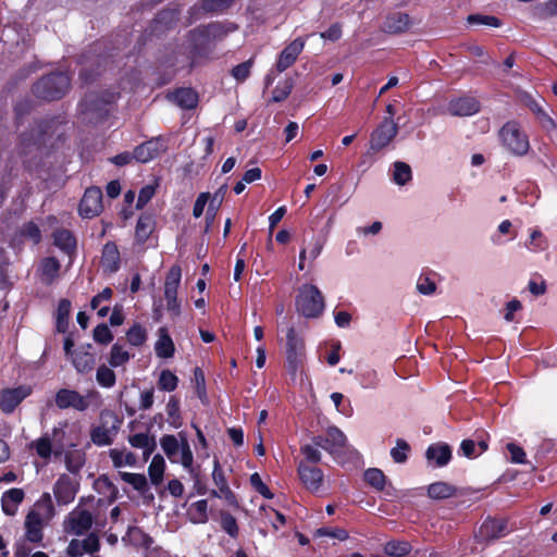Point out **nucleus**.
I'll use <instances>...</instances> for the list:
<instances>
[{
    "instance_id": "obj_42",
    "label": "nucleus",
    "mask_w": 557,
    "mask_h": 557,
    "mask_svg": "<svg viewBox=\"0 0 557 557\" xmlns=\"http://www.w3.org/2000/svg\"><path fill=\"white\" fill-rule=\"evenodd\" d=\"M178 379L170 370H163L160 373L158 386L166 392H172L177 387Z\"/></svg>"
},
{
    "instance_id": "obj_56",
    "label": "nucleus",
    "mask_w": 557,
    "mask_h": 557,
    "mask_svg": "<svg viewBox=\"0 0 557 557\" xmlns=\"http://www.w3.org/2000/svg\"><path fill=\"white\" fill-rule=\"evenodd\" d=\"M22 235L32 239L34 244L39 243L41 239L40 230L34 222H28L23 226Z\"/></svg>"
},
{
    "instance_id": "obj_15",
    "label": "nucleus",
    "mask_w": 557,
    "mask_h": 557,
    "mask_svg": "<svg viewBox=\"0 0 557 557\" xmlns=\"http://www.w3.org/2000/svg\"><path fill=\"white\" fill-rule=\"evenodd\" d=\"M55 405L60 409L74 408L85 411L89 407V401L74 389L62 388L55 394Z\"/></svg>"
},
{
    "instance_id": "obj_32",
    "label": "nucleus",
    "mask_w": 557,
    "mask_h": 557,
    "mask_svg": "<svg viewBox=\"0 0 557 557\" xmlns=\"http://www.w3.org/2000/svg\"><path fill=\"white\" fill-rule=\"evenodd\" d=\"M533 16L539 21H544L553 16H557V0H547L537 4L534 8Z\"/></svg>"
},
{
    "instance_id": "obj_50",
    "label": "nucleus",
    "mask_w": 557,
    "mask_h": 557,
    "mask_svg": "<svg viewBox=\"0 0 557 557\" xmlns=\"http://www.w3.org/2000/svg\"><path fill=\"white\" fill-rule=\"evenodd\" d=\"M127 341L134 346H140L145 343L147 334L144 327L136 324L131 327L126 334Z\"/></svg>"
},
{
    "instance_id": "obj_45",
    "label": "nucleus",
    "mask_w": 557,
    "mask_h": 557,
    "mask_svg": "<svg viewBox=\"0 0 557 557\" xmlns=\"http://www.w3.org/2000/svg\"><path fill=\"white\" fill-rule=\"evenodd\" d=\"M97 382L103 387H111L115 383V373L106 366H100L96 374Z\"/></svg>"
},
{
    "instance_id": "obj_35",
    "label": "nucleus",
    "mask_w": 557,
    "mask_h": 557,
    "mask_svg": "<svg viewBox=\"0 0 557 557\" xmlns=\"http://www.w3.org/2000/svg\"><path fill=\"white\" fill-rule=\"evenodd\" d=\"M164 468L165 465L163 458L160 455L154 456L148 468V473L152 484L158 485L162 482Z\"/></svg>"
},
{
    "instance_id": "obj_18",
    "label": "nucleus",
    "mask_w": 557,
    "mask_h": 557,
    "mask_svg": "<svg viewBox=\"0 0 557 557\" xmlns=\"http://www.w3.org/2000/svg\"><path fill=\"white\" fill-rule=\"evenodd\" d=\"M121 257L117 246L109 242L102 248L100 264L104 273L112 274L120 269Z\"/></svg>"
},
{
    "instance_id": "obj_14",
    "label": "nucleus",
    "mask_w": 557,
    "mask_h": 557,
    "mask_svg": "<svg viewBox=\"0 0 557 557\" xmlns=\"http://www.w3.org/2000/svg\"><path fill=\"white\" fill-rule=\"evenodd\" d=\"M32 393V387L22 385L15 388H7L0 392V408L5 413H11Z\"/></svg>"
},
{
    "instance_id": "obj_60",
    "label": "nucleus",
    "mask_w": 557,
    "mask_h": 557,
    "mask_svg": "<svg viewBox=\"0 0 557 557\" xmlns=\"http://www.w3.org/2000/svg\"><path fill=\"white\" fill-rule=\"evenodd\" d=\"M194 381L196 385V392L200 399H203L206 396V382L205 375L200 368H195L194 370Z\"/></svg>"
},
{
    "instance_id": "obj_17",
    "label": "nucleus",
    "mask_w": 557,
    "mask_h": 557,
    "mask_svg": "<svg viewBox=\"0 0 557 557\" xmlns=\"http://www.w3.org/2000/svg\"><path fill=\"white\" fill-rule=\"evenodd\" d=\"M305 47V40L302 38H296L290 44H288L280 53L277 62H276V69L278 72H284L289 66H292L298 55L301 53Z\"/></svg>"
},
{
    "instance_id": "obj_21",
    "label": "nucleus",
    "mask_w": 557,
    "mask_h": 557,
    "mask_svg": "<svg viewBox=\"0 0 557 557\" xmlns=\"http://www.w3.org/2000/svg\"><path fill=\"white\" fill-rule=\"evenodd\" d=\"M409 26V15L403 12H397L386 17L382 25V29L388 34H399L406 32Z\"/></svg>"
},
{
    "instance_id": "obj_61",
    "label": "nucleus",
    "mask_w": 557,
    "mask_h": 557,
    "mask_svg": "<svg viewBox=\"0 0 557 557\" xmlns=\"http://www.w3.org/2000/svg\"><path fill=\"white\" fill-rule=\"evenodd\" d=\"M507 449L510 453L511 462L525 463V453L520 446L509 443L507 444Z\"/></svg>"
},
{
    "instance_id": "obj_31",
    "label": "nucleus",
    "mask_w": 557,
    "mask_h": 557,
    "mask_svg": "<svg viewBox=\"0 0 557 557\" xmlns=\"http://www.w3.org/2000/svg\"><path fill=\"white\" fill-rule=\"evenodd\" d=\"M456 488L446 482H435L429 485L428 495L433 499H445L454 496Z\"/></svg>"
},
{
    "instance_id": "obj_34",
    "label": "nucleus",
    "mask_w": 557,
    "mask_h": 557,
    "mask_svg": "<svg viewBox=\"0 0 557 557\" xmlns=\"http://www.w3.org/2000/svg\"><path fill=\"white\" fill-rule=\"evenodd\" d=\"M207 510L208 503L206 499L194 503L188 510L190 521L193 523H206L208 521Z\"/></svg>"
},
{
    "instance_id": "obj_25",
    "label": "nucleus",
    "mask_w": 557,
    "mask_h": 557,
    "mask_svg": "<svg viewBox=\"0 0 557 557\" xmlns=\"http://www.w3.org/2000/svg\"><path fill=\"white\" fill-rule=\"evenodd\" d=\"M425 457L429 461L434 460L436 466L443 467L450 460L451 450L447 444H434L426 449Z\"/></svg>"
},
{
    "instance_id": "obj_46",
    "label": "nucleus",
    "mask_w": 557,
    "mask_h": 557,
    "mask_svg": "<svg viewBox=\"0 0 557 557\" xmlns=\"http://www.w3.org/2000/svg\"><path fill=\"white\" fill-rule=\"evenodd\" d=\"M129 359V354L123 349L122 346L117 345V344H114L111 348V354H110V364L112 367H120L122 364H124L125 362H127Z\"/></svg>"
},
{
    "instance_id": "obj_13",
    "label": "nucleus",
    "mask_w": 557,
    "mask_h": 557,
    "mask_svg": "<svg viewBox=\"0 0 557 557\" xmlns=\"http://www.w3.org/2000/svg\"><path fill=\"white\" fill-rule=\"evenodd\" d=\"M102 211V191L98 187L87 188L79 203L82 216L90 219Z\"/></svg>"
},
{
    "instance_id": "obj_62",
    "label": "nucleus",
    "mask_w": 557,
    "mask_h": 557,
    "mask_svg": "<svg viewBox=\"0 0 557 557\" xmlns=\"http://www.w3.org/2000/svg\"><path fill=\"white\" fill-rule=\"evenodd\" d=\"M212 478H213L214 484L218 486L219 491H222V490H225L228 487V484L224 476L223 470L221 469L220 463L218 461L214 462Z\"/></svg>"
},
{
    "instance_id": "obj_43",
    "label": "nucleus",
    "mask_w": 557,
    "mask_h": 557,
    "mask_svg": "<svg viewBox=\"0 0 557 557\" xmlns=\"http://www.w3.org/2000/svg\"><path fill=\"white\" fill-rule=\"evenodd\" d=\"M60 270V262L53 258H46L42 261V274L47 281V283H51L53 278L58 275Z\"/></svg>"
},
{
    "instance_id": "obj_29",
    "label": "nucleus",
    "mask_w": 557,
    "mask_h": 557,
    "mask_svg": "<svg viewBox=\"0 0 557 557\" xmlns=\"http://www.w3.org/2000/svg\"><path fill=\"white\" fill-rule=\"evenodd\" d=\"M71 359L79 373H88L95 367V357L87 351H75Z\"/></svg>"
},
{
    "instance_id": "obj_19",
    "label": "nucleus",
    "mask_w": 557,
    "mask_h": 557,
    "mask_svg": "<svg viewBox=\"0 0 557 557\" xmlns=\"http://www.w3.org/2000/svg\"><path fill=\"white\" fill-rule=\"evenodd\" d=\"M454 116H469L480 110L479 101L472 97H462L451 100L447 108Z\"/></svg>"
},
{
    "instance_id": "obj_20",
    "label": "nucleus",
    "mask_w": 557,
    "mask_h": 557,
    "mask_svg": "<svg viewBox=\"0 0 557 557\" xmlns=\"http://www.w3.org/2000/svg\"><path fill=\"white\" fill-rule=\"evenodd\" d=\"M162 148L163 146L159 138L147 140L134 149V159L140 163L149 162L160 153Z\"/></svg>"
},
{
    "instance_id": "obj_26",
    "label": "nucleus",
    "mask_w": 557,
    "mask_h": 557,
    "mask_svg": "<svg viewBox=\"0 0 557 557\" xmlns=\"http://www.w3.org/2000/svg\"><path fill=\"white\" fill-rule=\"evenodd\" d=\"M154 350L159 358H171L174 355V343L165 327L159 329V338L156 342Z\"/></svg>"
},
{
    "instance_id": "obj_4",
    "label": "nucleus",
    "mask_w": 557,
    "mask_h": 557,
    "mask_svg": "<svg viewBox=\"0 0 557 557\" xmlns=\"http://www.w3.org/2000/svg\"><path fill=\"white\" fill-rule=\"evenodd\" d=\"M297 311L306 318H318L324 310V297L315 285H302L296 298Z\"/></svg>"
},
{
    "instance_id": "obj_33",
    "label": "nucleus",
    "mask_w": 557,
    "mask_h": 557,
    "mask_svg": "<svg viewBox=\"0 0 557 557\" xmlns=\"http://www.w3.org/2000/svg\"><path fill=\"white\" fill-rule=\"evenodd\" d=\"M84 463L85 454L82 450L75 449L70 450L65 454V466L71 473L77 474L81 471Z\"/></svg>"
},
{
    "instance_id": "obj_37",
    "label": "nucleus",
    "mask_w": 557,
    "mask_h": 557,
    "mask_svg": "<svg viewBox=\"0 0 557 557\" xmlns=\"http://www.w3.org/2000/svg\"><path fill=\"white\" fill-rule=\"evenodd\" d=\"M109 455L115 468L134 466L136 463V456L131 451L125 453L119 449H111Z\"/></svg>"
},
{
    "instance_id": "obj_7",
    "label": "nucleus",
    "mask_w": 557,
    "mask_h": 557,
    "mask_svg": "<svg viewBox=\"0 0 557 557\" xmlns=\"http://www.w3.org/2000/svg\"><path fill=\"white\" fill-rule=\"evenodd\" d=\"M285 354L287 370L292 376H295L302 366L305 357V342L297 335L294 326H290L287 330Z\"/></svg>"
},
{
    "instance_id": "obj_44",
    "label": "nucleus",
    "mask_w": 557,
    "mask_h": 557,
    "mask_svg": "<svg viewBox=\"0 0 557 557\" xmlns=\"http://www.w3.org/2000/svg\"><path fill=\"white\" fill-rule=\"evenodd\" d=\"M385 554L394 557H401L410 552V545L407 542H388L384 547Z\"/></svg>"
},
{
    "instance_id": "obj_41",
    "label": "nucleus",
    "mask_w": 557,
    "mask_h": 557,
    "mask_svg": "<svg viewBox=\"0 0 557 557\" xmlns=\"http://www.w3.org/2000/svg\"><path fill=\"white\" fill-rule=\"evenodd\" d=\"M30 446L35 448L37 455L44 459H48L52 453L51 438L48 434L42 435L40 438L34 441Z\"/></svg>"
},
{
    "instance_id": "obj_53",
    "label": "nucleus",
    "mask_w": 557,
    "mask_h": 557,
    "mask_svg": "<svg viewBox=\"0 0 557 557\" xmlns=\"http://www.w3.org/2000/svg\"><path fill=\"white\" fill-rule=\"evenodd\" d=\"M251 66L252 60L240 63L232 69V76L238 82H244L249 76Z\"/></svg>"
},
{
    "instance_id": "obj_47",
    "label": "nucleus",
    "mask_w": 557,
    "mask_h": 557,
    "mask_svg": "<svg viewBox=\"0 0 557 557\" xmlns=\"http://www.w3.org/2000/svg\"><path fill=\"white\" fill-rule=\"evenodd\" d=\"M161 447L169 458H174L181 449L174 435H164L161 438Z\"/></svg>"
},
{
    "instance_id": "obj_49",
    "label": "nucleus",
    "mask_w": 557,
    "mask_h": 557,
    "mask_svg": "<svg viewBox=\"0 0 557 557\" xmlns=\"http://www.w3.org/2000/svg\"><path fill=\"white\" fill-rule=\"evenodd\" d=\"M467 21L470 24H481L492 27H499L502 25L500 20L493 15L471 14L467 17Z\"/></svg>"
},
{
    "instance_id": "obj_38",
    "label": "nucleus",
    "mask_w": 557,
    "mask_h": 557,
    "mask_svg": "<svg viewBox=\"0 0 557 557\" xmlns=\"http://www.w3.org/2000/svg\"><path fill=\"white\" fill-rule=\"evenodd\" d=\"M364 481L372 487L382 491L385 486V474L377 468H370L364 472Z\"/></svg>"
},
{
    "instance_id": "obj_36",
    "label": "nucleus",
    "mask_w": 557,
    "mask_h": 557,
    "mask_svg": "<svg viewBox=\"0 0 557 557\" xmlns=\"http://www.w3.org/2000/svg\"><path fill=\"white\" fill-rule=\"evenodd\" d=\"M411 168L409 164L396 161L394 163L393 180L397 185H405L411 180Z\"/></svg>"
},
{
    "instance_id": "obj_5",
    "label": "nucleus",
    "mask_w": 557,
    "mask_h": 557,
    "mask_svg": "<svg viewBox=\"0 0 557 557\" xmlns=\"http://www.w3.org/2000/svg\"><path fill=\"white\" fill-rule=\"evenodd\" d=\"M122 420L111 410H102L99 417V425L91 429L90 438L98 446L112 444L117 434Z\"/></svg>"
},
{
    "instance_id": "obj_12",
    "label": "nucleus",
    "mask_w": 557,
    "mask_h": 557,
    "mask_svg": "<svg viewBox=\"0 0 557 557\" xmlns=\"http://www.w3.org/2000/svg\"><path fill=\"white\" fill-rule=\"evenodd\" d=\"M79 483L67 474H61L53 486V494L59 505H67L74 500Z\"/></svg>"
},
{
    "instance_id": "obj_11",
    "label": "nucleus",
    "mask_w": 557,
    "mask_h": 557,
    "mask_svg": "<svg viewBox=\"0 0 557 557\" xmlns=\"http://www.w3.org/2000/svg\"><path fill=\"white\" fill-rule=\"evenodd\" d=\"M509 533L505 519H486L479 529L476 539L481 542H492L506 536Z\"/></svg>"
},
{
    "instance_id": "obj_30",
    "label": "nucleus",
    "mask_w": 557,
    "mask_h": 557,
    "mask_svg": "<svg viewBox=\"0 0 557 557\" xmlns=\"http://www.w3.org/2000/svg\"><path fill=\"white\" fill-rule=\"evenodd\" d=\"M129 444L135 448L144 449L145 460L149 458L156 448V442L152 437H149L146 433H138L129 437Z\"/></svg>"
},
{
    "instance_id": "obj_39",
    "label": "nucleus",
    "mask_w": 557,
    "mask_h": 557,
    "mask_svg": "<svg viewBox=\"0 0 557 557\" xmlns=\"http://www.w3.org/2000/svg\"><path fill=\"white\" fill-rule=\"evenodd\" d=\"M120 476L124 482L131 484L138 492L144 493L148 487L147 479L144 474L120 472Z\"/></svg>"
},
{
    "instance_id": "obj_23",
    "label": "nucleus",
    "mask_w": 557,
    "mask_h": 557,
    "mask_svg": "<svg viewBox=\"0 0 557 557\" xmlns=\"http://www.w3.org/2000/svg\"><path fill=\"white\" fill-rule=\"evenodd\" d=\"M24 491L21 488H11L7 491L1 498L2 510L8 516L15 515L17 505L24 499Z\"/></svg>"
},
{
    "instance_id": "obj_8",
    "label": "nucleus",
    "mask_w": 557,
    "mask_h": 557,
    "mask_svg": "<svg viewBox=\"0 0 557 557\" xmlns=\"http://www.w3.org/2000/svg\"><path fill=\"white\" fill-rule=\"evenodd\" d=\"M500 138L504 146L513 154L523 156L528 152L530 145L524 133L515 122L506 123L500 129Z\"/></svg>"
},
{
    "instance_id": "obj_52",
    "label": "nucleus",
    "mask_w": 557,
    "mask_h": 557,
    "mask_svg": "<svg viewBox=\"0 0 557 557\" xmlns=\"http://www.w3.org/2000/svg\"><path fill=\"white\" fill-rule=\"evenodd\" d=\"M94 339L99 344H109L113 335L107 324H99L94 330Z\"/></svg>"
},
{
    "instance_id": "obj_27",
    "label": "nucleus",
    "mask_w": 557,
    "mask_h": 557,
    "mask_svg": "<svg viewBox=\"0 0 557 557\" xmlns=\"http://www.w3.org/2000/svg\"><path fill=\"white\" fill-rule=\"evenodd\" d=\"M53 244L67 255H71L76 247L74 236L65 228H59L53 232Z\"/></svg>"
},
{
    "instance_id": "obj_51",
    "label": "nucleus",
    "mask_w": 557,
    "mask_h": 557,
    "mask_svg": "<svg viewBox=\"0 0 557 557\" xmlns=\"http://www.w3.org/2000/svg\"><path fill=\"white\" fill-rule=\"evenodd\" d=\"M82 549L85 554L94 555L100 549V540L96 533H89L87 537L81 540Z\"/></svg>"
},
{
    "instance_id": "obj_57",
    "label": "nucleus",
    "mask_w": 557,
    "mask_h": 557,
    "mask_svg": "<svg viewBox=\"0 0 557 557\" xmlns=\"http://www.w3.org/2000/svg\"><path fill=\"white\" fill-rule=\"evenodd\" d=\"M166 413L172 419V424L178 426L177 421L180 420V401L175 397H171L166 405Z\"/></svg>"
},
{
    "instance_id": "obj_63",
    "label": "nucleus",
    "mask_w": 557,
    "mask_h": 557,
    "mask_svg": "<svg viewBox=\"0 0 557 557\" xmlns=\"http://www.w3.org/2000/svg\"><path fill=\"white\" fill-rule=\"evenodd\" d=\"M319 536H330L341 541L348 539V533L344 529L331 530L329 528H321L317 530Z\"/></svg>"
},
{
    "instance_id": "obj_28",
    "label": "nucleus",
    "mask_w": 557,
    "mask_h": 557,
    "mask_svg": "<svg viewBox=\"0 0 557 557\" xmlns=\"http://www.w3.org/2000/svg\"><path fill=\"white\" fill-rule=\"evenodd\" d=\"M154 220L150 214L139 216L136 228L135 237L139 244L145 243L154 230Z\"/></svg>"
},
{
    "instance_id": "obj_2",
    "label": "nucleus",
    "mask_w": 557,
    "mask_h": 557,
    "mask_svg": "<svg viewBox=\"0 0 557 557\" xmlns=\"http://www.w3.org/2000/svg\"><path fill=\"white\" fill-rule=\"evenodd\" d=\"M117 94L104 91L99 94H89L81 102V113L84 120L90 123L98 122L109 114V107L115 101Z\"/></svg>"
},
{
    "instance_id": "obj_24",
    "label": "nucleus",
    "mask_w": 557,
    "mask_h": 557,
    "mask_svg": "<svg viewBox=\"0 0 557 557\" xmlns=\"http://www.w3.org/2000/svg\"><path fill=\"white\" fill-rule=\"evenodd\" d=\"M170 98L182 109H194L198 103V95L191 88H181L173 92Z\"/></svg>"
},
{
    "instance_id": "obj_59",
    "label": "nucleus",
    "mask_w": 557,
    "mask_h": 557,
    "mask_svg": "<svg viewBox=\"0 0 557 557\" xmlns=\"http://www.w3.org/2000/svg\"><path fill=\"white\" fill-rule=\"evenodd\" d=\"M156 194V187L152 185H146L144 186L138 195L136 208L140 209L154 196Z\"/></svg>"
},
{
    "instance_id": "obj_40",
    "label": "nucleus",
    "mask_w": 557,
    "mask_h": 557,
    "mask_svg": "<svg viewBox=\"0 0 557 557\" xmlns=\"http://www.w3.org/2000/svg\"><path fill=\"white\" fill-rule=\"evenodd\" d=\"M221 519V528L231 536L237 537L239 533V528L237 525L236 519L227 511H220Z\"/></svg>"
},
{
    "instance_id": "obj_9",
    "label": "nucleus",
    "mask_w": 557,
    "mask_h": 557,
    "mask_svg": "<svg viewBox=\"0 0 557 557\" xmlns=\"http://www.w3.org/2000/svg\"><path fill=\"white\" fill-rule=\"evenodd\" d=\"M181 268L174 265L169 270L164 283V297L166 300V308L174 315H178L181 312V306L177 301V288L181 282Z\"/></svg>"
},
{
    "instance_id": "obj_48",
    "label": "nucleus",
    "mask_w": 557,
    "mask_h": 557,
    "mask_svg": "<svg viewBox=\"0 0 557 557\" xmlns=\"http://www.w3.org/2000/svg\"><path fill=\"white\" fill-rule=\"evenodd\" d=\"M410 446L404 440H397L396 447L391 450V456L397 463H403L407 460V453L409 451Z\"/></svg>"
},
{
    "instance_id": "obj_58",
    "label": "nucleus",
    "mask_w": 557,
    "mask_h": 557,
    "mask_svg": "<svg viewBox=\"0 0 557 557\" xmlns=\"http://www.w3.org/2000/svg\"><path fill=\"white\" fill-rule=\"evenodd\" d=\"M234 0H205L203 9L209 12H219L228 8Z\"/></svg>"
},
{
    "instance_id": "obj_6",
    "label": "nucleus",
    "mask_w": 557,
    "mask_h": 557,
    "mask_svg": "<svg viewBox=\"0 0 557 557\" xmlns=\"http://www.w3.org/2000/svg\"><path fill=\"white\" fill-rule=\"evenodd\" d=\"M398 134V125L391 116H385L377 127L371 133L369 153L375 154L386 148Z\"/></svg>"
},
{
    "instance_id": "obj_64",
    "label": "nucleus",
    "mask_w": 557,
    "mask_h": 557,
    "mask_svg": "<svg viewBox=\"0 0 557 557\" xmlns=\"http://www.w3.org/2000/svg\"><path fill=\"white\" fill-rule=\"evenodd\" d=\"M417 289L423 295H431L435 292L436 285L429 277H420L417 283Z\"/></svg>"
},
{
    "instance_id": "obj_22",
    "label": "nucleus",
    "mask_w": 557,
    "mask_h": 557,
    "mask_svg": "<svg viewBox=\"0 0 557 557\" xmlns=\"http://www.w3.org/2000/svg\"><path fill=\"white\" fill-rule=\"evenodd\" d=\"M325 441L327 444V451L336 456L346 445L347 438L345 434L336 426H331L326 430Z\"/></svg>"
},
{
    "instance_id": "obj_10",
    "label": "nucleus",
    "mask_w": 557,
    "mask_h": 557,
    "mask_svg": "<svg viewBox=\"0 0 557 557\" xmlns=\"http://www.w3.org/2000/svg\"><path fill=\"white\" fill-rule=\"evenodd\" d=\"M92 521V515L88 510L77 507L67 515L64 529L75 535H83L91 528Z\"/></svg>"
},
{
    "instance_id": "obj_1",
    "label": "nucleus",
    "mask_w": 557,
    "mask_h": 557,
    "mask_svg": "<svg viewBox=\"0 0 557 557\" xmlns=\"http://www.w3.org/2000/svg\"><path fill=\"white\" fill-rule=\"evenodd\" d=\"M54 516V507L49 493H45L25 518V537L28 542L40 543L42 529Z\"/></svg>"
},
{
    "instance_id": "obj_54",
    "label": "nucleus",
    "mask_w": 557,
    "mask_h": 557,
    "mask_svg": "<svg viewBox=\"0 0 557 557\" xmlns=\"http://www.w3.org/2000/svg\"><path fill=\"white\" fill-rule=\"evenodd\" d=\"M250 483L252 487L261 494L263 497L268 499L273 498V493L269 490V487L262 482L260 475L258 473H253L250 476Z\"/></svg>"
},
{
    "instance_id": "obj_55",
    "label": "nucleus",
    "mask_w": 557,
    "mask_h": 557,
    "mask_svg": "<svg viewBox=\"0 0 557 557\" xmlns=\"http://www.w3.org/2000/svg\"><path fill=\"white\" fill-rule=\"evenodd\" d=\"M300 453L304 455V457L306 459L305 462H307V463L308 462L317 463V462L321 461L322 455H321L320 450L312 445L307 444V445L301 446Z\"/></svg>"
},
{
    "instance_id": "obj_16",
    "label": "nucleus",
    "mask_w": 557,
    "mask_h": 557,
    "mask_svg": "<svg viewBox=\"0 0 557 557\" xmlns=\"http://www.w3.org/2000/svg\"><path fill=\"white\" fill-rule=\"evenodd\" d=\"M298 475L301 483L310 492H318L323 482V472L317 468L300 461L298 465Z\"/></svg>"
},
{
    "instance_id": "obj_3",
    "label": "nucleus",
    "mask_w": 557,
    "mask_h": 557,
    "mask_svg": "<svg viewBox=\"0 0 557 557\" xmlns=\"http://www.w3.org/2000/svg\"><path fill=\"white\" fill-rule=\"evenodd\" d=\"M71 79L64 73H53L40 78L33 87L36 97L44 100L62 98L70 89Z\"/></svg>"
}]
</instances>
